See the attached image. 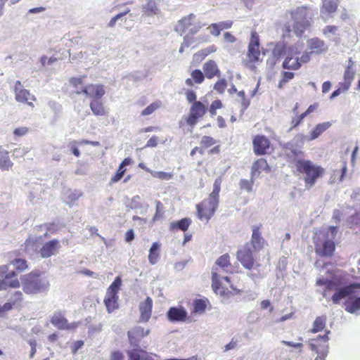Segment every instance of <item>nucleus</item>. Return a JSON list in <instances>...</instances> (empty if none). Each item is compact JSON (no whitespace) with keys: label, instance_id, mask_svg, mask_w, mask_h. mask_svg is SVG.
I'll list each match as a JSON object with an SVG mask.
<instances>
[{"label":"nucleus","instance_id":"f257e3e1","mask_svg":"<svg viewBox=\"0 0 360 360\" xmlns=\"http://www.w3.org/2000/svg\"><path fill=\"white\" fill-rule=\"evenodd\" d=\"M343 283L340 282L338 276H335L331 280L319 278L316 281V285H324L327 290H335L332 296L334 304H339L343 298L348 297L345 303V310L351 314H359L360 311V283H350L345 287H341Z\"/></svg>","mask_w":360,"mask_h":360},{"label":"nucleus","instance_id":"f03ea898","mask_svg":"<svg viewBox=\"0 0 360 360\" xmlns=\"http://www.w3.org/2000/svg\"><path fill=\"white\" fill-rule=\"evenodd\" d=\"M338 226L323 227L314 237L316 252L321 257H331L335 250Z\"/></svg>","mask_w":360,"mask_h":360},{"label":"nucleus","instance_id":"7ed1b4c3","mask_svg":"<svg viewBox=\"0 0 360 360\" xmlns=\"http://www.w3.org/2000/svg\"><path fill=\"white\" fill-rule=\"evenodd\" d=\"M290 14L294 23L292 27L289 23L285 24L283 28V35L290 36L292 31L297 37H300L309 27L310 21L308 19L309 8L305 6H298L286 12Z\"/></svg>","mask_w":360,"mask_h":360},{"label":"nucleus","instance_id":"20e7f679","mask_svg":"<svg viewBox=\"0 0 360 360\" xmlns=\"http://www.w3.org/2000/svg\"><path fill=\"white\" fill-rule=\"evenodd\" d=\"M220 189L221 179H217L213 185V191L209 197L196 205L198 217L202 221L207 223L217 210Z\"/></svg>","mask_w":360,"mask_h":360},{"label":"nucleus","instance_id":"39448f33","mask_svg":"<svg viewBox=\"0 0 360 360\" xmlns=\"http://www.w3.org/2000/svg\"><path fill=\"white\" fill-rule=\"evenodd\" d=\"M304 49V44L298 41L294 45L289 46L285 51V60L283 63V68L289 70H298L302 64L307 63L311 58V52H304L300 57V54Z\"/></svg>","mask_w":360,"mask_h":360},{"label":"nucleus","instance_id":"423d86ee","mask_svg":"<svg viewBox=\"0 0 360 360\" xmlns=\"http://www.w3.org/2000/svg\"><path fill=\"white\" fill-rule=\"evenodd\" d=\"M21 283L23 291L28 295L46 292L50 288L49 279L35 272L22 276Z\"/></svg>","mask_w":360,"mask_h":360},{"label":"nucleus","instance_id":"0eeeda50","mask_svg":"<svg viewBox=\"0 0 360 360\" xmlns=\"http://www.w3.org/2000/svg\"><path fill=\"white\" fill-rule=\"evenodd\" d=\"M297 170L304 175L305 185L308 188L313 186L316 180L322 176L325 169L321 166L314 164L309 160L296 159L293 160Z\"/></svg>","mask_w":360,"mask_h":360},{"label":"nucleus","instance_id":"6e6552de","mask_svg":"<svg viewBox=\"0 0 360 360\" xmlns=\"http://www.w3.org/2000/svg\"><path fill=\"white\" fill-rule=\"evenodd\" d=\"M217 271L218 274L214 278L213 266L212 270V288L217 295H219L223 300H227L231 297L240 293V290L235 288L233 285H230V288L232 290H229L224 284V281L228 283H230L229 278L225 276V274L232 273V271L221 269L220 268V270L218 269Z\"/></svg>","mask_w":360,"mask_h":360},{"label":"nucleus","instance_id":"1a4fd4ad","mask_svg":"<svg viewBox=\"0 0 360 360\" xmlns=\"http://www.w3.org/2000/svg\"><path fill=\"white\" fill-rule=\"evenodd\" d=\"M206 24L200 22L195 14L191 13L179 20L174 30L180 36L187 30L191 35H195Z\"/></svg>","mask_w":360,"mask_h":360},{"label":"nucleus","instance_id":"9d476101","mask_svg":"<svg viewBox=\"0 0 360 360\" xmlns=\"http://www.w3.org/2000/svg\"><path fill=\"white\" fill-rule=\"evenodd\" d=\"M309 137L303 134H298L295 135L293 139L284 144V148L288 151L287 155L293 160L296 159H302L304 156V152L302 148L304 145L305 141H307Z\"/></svg>","mask_w":360,"mask_h":360},{"label":"nucleus","instance_id":"9b49d317","mask_svg":"<svg viewBox=\"0 0 360 360\" xmlns=\"http://www.w3.org/2000/svg\"><path fill=\"white\" fill-rule=\"evenodd\" d=\"M121 285V279L117 277L112 283L107 290V292L104 299V303L107 311L109 313L112 312L118 308V290Z\"/></svg>","mask_w":360,"mask_h":360},{"label":"nucleus","instance_id":"f8f14e48","mask_svg":"<svg viewBox=\"0 0 360 360\" xmlns=\"http://www.w3.org/2000/svg\"><path fill=\"white\" fill-rule=\"evenodd\" d=\"M237 259L248 270L255 269L259 265L255 263L251 245L247 243L237 252Z\"/></svg>","mask_w":360,"mask_h":360},{"label":"nucleus","instance_id":"ddd939ff","mask_svg":"<svg viewBox=\"0 0 360 360\" xmlns=\"http://www.w3.org/2000/svg\"><path fill=\"white\" fill-rule=\"evenodd\" d=\"M330 333V331L328 330L323 335H319L316 338L309 340L308 343L311 349L316 352L317 354L328 355Z\"/></svg>","mask_w":360,"mask_h":360},{"label":"nucleus","instance_id":"4468645a","mask_svg":"<svg viewBox=\"0 0 360 360\" xmlns=\"http://www.w3.org/2000/svg\"><path fill=\"white\" fill-rule=\"evenodd\" d=\"M259 39L256 32H252L250 38L247 58L249 62L256 63L259 60Z\"/></svg>","mask_w":360,"mask_h":360},{"label":"nucleus","instance_id":"2eb2a0df","mask_svg":"<svg viewBox=\"0 0 360 360\" xmlns=\"http://www.w3.org/2000/svg\"><path fill=\"white\" fill-rule=\"evenodd\" d=\"M15 98L18 102L26 103L29 106L34 107L32 102L36 98L29 90L25 89L20 81H16L14 85Z\"/></svg>","mask_w":360,"mask_h":360},{"label":"nucleus","instance_id":"dca6fc26","mask_svg":"<svg viewBox=\"0 0 360 360\" xmlns=\"http://www.w3.org/2000/svg\"><path fill=\"white\" fill-rule=\"evenodd\" d=\"M51 323L60 330H75L78 327L79 323H68L67 319L60 312H56L51 319Z\"/></svg>","mask_w":360,"mask_h":360},{"label":"nucleus","instance_id":"f3484780","mask_svg":"<svg viewBox=\"0 0 360 360\" xmlns=\"http://www.w3.org/2000/svg\"><path fill=\"white\" fill-rule=\"evenodd\" d=\"M356 70L354 68V62L349 58L348 64L343 75V82L340 83V86L342 87V91H347L350 86L352 81L354 79Z\"/></svg>","mask_w":360,"mask_h":360},{"label":"nucleus","instance_id":"a211bd4d","mask_svg":"<svg viewBox=\"0 0 360 360\" xmlns=\"http://www.w3.org/2000/svg\"><path fill=\"white\" fill-rule=\"evenodd\" d=\"M339 4L338 0H323L320 8V16L321 19L326 22L333 14L336 11Z\"/></svg>","mask_w":360,"mask_h":360},{"label":"nucleus","instance_id":"6ab92c4d","mask_svg":"<svg viewBox=\"0 0 360 360\" xmlns=\"http://www.w3.org/2000/svg\"><path fill=\"white\" fill-rule=\"evenodd\" d=\"M60 248L59 240L54 239L46 242L38 251L42 258H49L53 255H56Z\"/></svg>","mask_w":360,"mask_h":360},{"label":"nucleus","instance_id":"aec40b11","mask_svg":"<svg viewBox=\"0 0 360 360\" xmlns=\"http://www.w3.org/2000/svg\"><path fill=\"white\" fill-rule=\"evenodd\" d=\"M77 94H84L89 97L100 98L105 94V90L102 84H89L86 86H82L81 91L77 90Z\"/></svg>","mask_w":360,"mask_h":360},{"label":"nucleus","instance_id":"412c9836","mask_svg":"<svg viewBox=\"0 0 360 360\" xmlns=\"http://www.w3.org/2000/svg\"><path fill=\"white\" fill-rule=\"evenodd\" d=\"M160 0H146L142 6L143 16L153 17L160 13Z\"/></svg>","mask_w":360,"mask_h":360},{"label":"nucleus","instance_id":"4be33fe9","mask_svg":"<svg viewBox=\"0 0 360 360\" xmlns=\"http://www.w3.org/2000/svg\"><path fill=\"white\" fill-rule=\"evenodd\" d=\"M269 141L264 136H257L253 140L254 151L257 155H264L269 148Z\"/></svg>","mask_w":360,"mask_h":360},{"label":"nucleus","instance_id":"5701e85b","mask_svg":"<svg viewBox=\"0 0 360 360\" xmlns=\"http://www.w3.org/2000/svg\"><path fill=\"white\" fill-rule=\"evenodd\" d=\"M167 316L171 322L185 321L187 317V311L182 307H173L168 310Z\"/></svg>","mask_w":360,"mask_h":360},{"label":"nucleus","instance_id":"b1692460","mask_svg":"<svg viewBox=\"0 0 360 360\" xmlns=\"http://www.w3.org/2000/svg\"><path fill=\"white\" fill-rule=\"evenodd\" d=\"M153 300L148 297L145 301L139 304L140 321L147 322L151 316Z\"/></svg>","mask_w":360,"mask_h":360},{"label":"nucleus","instance_id":"393cba45","mask_svg":"<svg viewBox=\"0 0 360 360\" xmlns=\"http://www.w3.org/2000/svg\"><path fill=\"white\" fill-rule=\"evenodd\" d=\"M205 77L212 79L214 77H220V71L215 61L210 60L202 67Z\"/></svg>","mask_w":360,"mask_h":360},{"label":"nucleus","instance_id":"a878e982","mask_svg":"<svg viewBox=\"0 0 360 360\" xmlns=\"http://www.w3.org/2000/svg\"><path fill=\"white\" fill-rule=\"evenodd\" d=\"M220 268L221 269L232 271V267L230 263V257L229 255H223L217 259L215 264L214 265V277L218 274L217 270H220Z\"/></svg>","mask_w":360,"mask_h":360},{"label":"nucleus","instance_id":"bb28decb","mask_svg":"<svg viewBox=\"0 0 360 360\" xmlns=\"http://www.w3.org/2000/svg\"><path fill=\"white\" fill-rule=\"evenodd\" d=\"M307 46L310 49L313 50V52L318 54L324 53L328 49L325 42L317 37L309 39L307 41Z\"/></svg>","mask_w":360,"mask_h":360},{"label":"nucleus","instance_id":"cd10ccee","mask_svg":"<svg viewBox=\"0 0 360 360\" xmlns=\"http://www.w3.org/2000/svg\"><path fill=\"white\" fill-rule=\"evenodd\" d=\"M262 171H269L267 162L261 158L257 160L252 167L251 179L257 178Z\"/></svg>","mask_w":360,"mask_h":360},{"label":"nucleus","instance_id":"c85d7f7f","mask_svg":"<svg viewBox=\"0 0 360 360\" xmlns=\"http://www.w3.org/2000/svg\"><path fill=\"white\" fill-rule=\"evenodd\" d=\"M331 123L330 122H325L318 124L311 131L307 141H312L321 136L324 131H326L330 127Z\"/></svg>","mask_w":360,"mask_h":360},{"label":"nucleus","instance_id":"c756f323","mask_svg":"<svg viewBox=\"0 0 360 360\" xmlns=\"http://www.w3.org/2000/svg\"><path fill=\"white\" fill-rule=\"evenodd\" d=\"M161 245L158 242L152 244L148 254V262L151 265L157 264L160 259V252Z\"/></svg>","mask_w":360,"mask_h":360},{"label":"nucleus","instance_id":"7c9ffc66","mask_svg":"<svg viewBox=\"0 0 360 360\" xmlns=\"http://www.w3.org/2000/svg\"><path fill=\"white\" fill-rule=\"evenodd\" d=\"M13 165L8 151L0 149V169L1 171H8L12 168Z\"/></svg>","mask_w":360,"mask_h":360},{"label":"nucleus","instance_id":"2f4dec72","mask_svg":"<svg viewBox=\"0 0 360 360\" xmlns=\"http://www.w3.org/2000/svg\"><path fill=\"white\" fill-rule=\"evenodd\" d=\"M207 300L197 299L193 302L191 313L195 314L201 315L204 314L206 310L207 304Z\"/></svg>","mask_w":360,"mask_h":360},{"label":"nucleus","instance_id":"473e14b6","mask_svg":"<svg viewBox=\"0 0 360 360\" xmlns=\"http://www.w3.org/2000/svg\"><path fill=\"white\" fill-rule=\"evenodd\" d=\"M191 224L190 218H184L179 221H172L169 224V229L171 231L179 229L186 231Z\"/></svg>","mask_w":360,"mask_h":360},{"label":"nucleus","instance_id":"72a5a7b5","mask_svg":"<svg viewBox=\"0 0 360 360\" xmlns=\"http://www.w3.org/2000/svg\"><path fill=\"white\" fill-rule=\"evenodd\" d=\"M150 330H147L146 331H144L143 328L141 327H135L131 330L128 332V336L131 341V342H133L134 339H141L143 338L144 336H146L149 334Z\"/></svg>","mask_w":360,"mask_h":360},{"label":"nucleus","instance_id":"f704fd0d","mask_svg":"<svg viewBox=\"0 0 360 360\" xmlns=\"http://www.w3.org/2000/svg\"><path fill=\"white\" fill-rule=\"evenodd\" d=\"M82 195V192L79 190H68L65 194V200L69 205H72Z\"/></svg>","mask_w":360,"mask_h":360},{"label":"nucleus","instance_id":"c9c22d12","mask_svg":"<svg viewBox=\"0 0 360 360\" xmlns=\"http://www.w3.org/2000/svg\"><path fill=\"white\" fill-rule=\"evenodd\" d=\"M39 239L37 238H28L25 243V250L30 255L37 252Z\"/></svg>","mask_w":360,"mask_h":360},{"label":"nucleus","instance_id":"e433bc0d","mask_svg":"<svg viewBox=\"0 0 360 360\" xmlns=\"http://www.w3.org/2000/svg\"><path fill=\"white\" fill-rule=\"evenodd\" d=\"M326 324V316H321L316 318L315 321L313 322L312 328L309 330V332L312 333H316L319 331L323 330Z\"/></svg>","mask_w":360,"mask_h":360},{"label":"nucleus","instance_id":"4c0bfd02","mask_svg":"<svg viewBox=\"0 0 360 360\" xmlns=\"http://www.w3.org/2000/svg\"><path fill=\"white\" fill-rule=\"evenodd\" d=\"M263 243L264 240L261 236L259 228H254L252 230L251 246L252 245L255 249H259L262 247Z\"/></svg>","mask_w":360,"mask_h":360},{"label":"nucleus","instance_id":"58836bf2","mask_svg":"<svg viewBox=\"0 0 360 360\" xmlns=\"http://www.w3.org/2000/svg\"><path fill=\"white\" fill-rule=\"evenodd\" d=\"M206 112V107L200 101H195L190 110V113L198 117H201Z\"/></svg>","mask_w":360,"mask_h":360},{"label":"nucleus","instance_id":"ea45409f","mask_svg":"<svg viewBox=\"0 0 360 360\" xmlns=\"http://www.w3.org/2000/svg\"><path fill=\"white\" fill-rule=\"evenodd\" d=\"M90 108L95 115L102 116L105 113L103 104L98 100H93L90 103Z\"/></svg>","mask_w":360,"mask_h":360},{"label":"nucleus","instance_id":"a19ab883","mask_svg":"<svg viewBox=\"0 0 360 360\" xmlns=\"http://www.w3.org/2000/svg\"><path fill=\"white\" fill-rule=\"evenodd\" d=\"M162 105V102L160 101H156L148 106H147L145 109H143L141 113L142 116H147L152 114L154 111L159 109Z\"/></svg>","mask_w":360,"mask_h":360},{"label":"nucleus","instance_id":"79ce46f5","mask_svg":"<svg viewBox=\"0 0 360 360\" xmlns=\"http://www.w3.org/2000/svg\"><path fill=\"white\" fill-rule=\"evenodd\" d=\"M10 265H12L18 271H22L28 267L27 261L22 259H15L11 261Z\"/></svg>","mask_w":360,"mask_h":360},{"label":"nucleus","instance_id":"37998d69","mask_svg":"<svg viewBox=\"0 0 360 360\" xmlns=\"http://www.w3.org/2000/svg\"><path fill=\"white\" fill-rule=\"evenodd\" d=\"M287 47H284L281 44H277L273 50V63H275L283 54L285 55V51Z\"/></svg>","mask_w":360,"mask_h":360},{"label":"nucleus","instance_id":"c03bdc74","mask_svg":"<svg viewBox=\"0 0 360 360\" xmlns=\"http://www.w3.org/2000/svg\"><path fill=\"white\" fill-rule=\"evenodd\" d=\"M20 283L18 279L13 280L11 281H1L0 282V290H6L8 288H19Z\"/></svg>","mask_w":360,"mask_h":360},{"label":"nucleus","instance_id":"a18cd8bd","mask_svg":"<svg viewBox=\"0 0 360 360\" xmlns=\"http://www.w3.org/2000/svg\"><path fill=\"white\" fill-rule=\"evenodd\" d=\"M132 210H141L143 208V203L139 195L134 196L127 205Z\"/></svg>","mask_w":360,"mask_h":360},{"label":"nucleus","instance_id":"49530a36","mask_svg":"<svg viewBox=\"0 0 360 360\" xmlns=\"http://www.w3.org/2000/svg\"><path fill=\"white\" fill-rule=\"evenodd\" d=\"M349 212L348 213L350 214V216L348 219V221L350 224H357V222L360 220V207L357 210L355 209L353 210L352 208H349Z\"/></svg>","mask_w":360,"mask_h":360},{"label":"nucleus","instance_id":"de8ad7c7","mask_svg":"<svg viewBox=\"0 0 360 360\" xmlns=\"http://www.w3.org/2000/svg\"><path fill=\"white\" fill-rule=\"evenodd\" d=\"M150 174L153 177L161 180H169L173 177V173L172 172L153 171L150 172Z\"/></svg>","mask_w":360,"mask_h":360},{"label":"nucleus","instance_id":"09e8293b","mask_svg":"<svg viewBox=\"0 0 360 360\" xmlns=\"http://www.w3.org/2000/svg\"><path fill=\"white\" fill-rule=\"evenodd\" d=\"M129 12V9L125 10L124 11L117 14L114 16L109 22V27H114L117 21H123L124 17Z\"/></svg>","mask_w":360,"mask_h":360},{"label":"nucleus","instance_id":"8fccbe9b","mask_svg":"<svg viewBox=\"0 0 360 360\" xmlns=\"http://www.w3.org/2000/svg\"><path fill=\"white\" fill-rule=\"evenodd\" d=\"M84 77H72L70 79V84L76 89L75 93L77 94V90L81 91L82 86H85L83 84V79Z\"/></svg>","mask_w":360,"mask_h":360},{"label":"nucleus","instance_id":"3c124183","mask_svg":"<svg viewBox=\"0 0 360 360\" xmlns=\"http://www.w3.org/2000/svg\"><path fill=\"white\" fill-rule=\"evenodd\" d=\"M8 268L7 265L0 266V278L4 277L6 279L11 278L15 276V273L13 271L8 272Z\"/></svg>","mask_w":360,"mask_h":360},{"label":"nucleus","instance_id":"603ef678","mask_svg":"<svg viewBox=\"0 0 360 360\" xmlns=\"http://www.w3.org/2000/svg\"><path fill=\"white\" fill-rule=\"evenodd\" d=\"M227 87V82L225 79H221L214 85V89L219 94H223Z\"/></svg>","mask_w":360,"mask_h":360},{"label":"nucleus","instance_id":"864d4df0","mask_svg":"<svg viewBox=\"0 0 360 360\" xmlns=\"http://www.w3.org/2000/svg\"><path fill=\"white\" fill-rule=\"evenodd\" d=\"M192 79L197 84H201L204 81V75L200 70H195L191 73Z\"/></svg>","mask_w":360,"mask_h":360},{"label":"nucleus","instance_id":"5fc2aeb1","mask_svg":"<svg viewBox=\"0 0 360 360\" xmlns=\"http://www.w3.org/2000/svg\"><path fill=\"white\" fill-rule=\"evenodd\" d=\"M338 27L335 25H327L326 26L323 30L322 33L325 36H328L330 34L332 35H336L338 32Z\"/></svg>","mask_w":360,"mask_h":360},{"label":"nucleus","instance_id":"6e6d98bb","mask_svg":"<svg viewBox=\"0 0 360 360\" xmlns=\"http://www.w3.org/2000/svg\"><path fill=\"white\" fill-rule=\"evenodd\" d=\"M143 350L133 349L128 352L129 360H142Z\"/></svg>","mask_w":360,"mask_h":360},{"label":"nucleus","instance_id":"4d7b16f0","mask_svg":"<svg viewBox=\"0 0 360 360\" xmlns=\"http://www.w3.org/2000/svg\"><path fill=\"white\" fill-rule=\"evenodd\" d=\"M125 171L126 170L124 168L120 166L117 171V173L111 178L110 182V184H115V183L119 181L122 178Z\"/></svg>","mask_w":360,"mask_h":360},{"label":"nucleus","instance_id":"13d9d810","mask_svg":"<svg viewBox=\"0 0 360 360\" xmlns=\"http://www.w3.org/2000/svg\"><path fill=\"white\" fill-rule=\"evenodd\" d=\"M238 96L240 98V102L242 103L243 110H246L250 105V100L245 97L244 91H240L238 93Z\"/></svg>","mask_w":360,"mask_h":360},{"label":"nucleus","instance_id":"bf43d9fd","mask_svg":"<svg viewBox=\"0 0 360 360\" xmlns=\"http://www.w3.org/2000/svg\"><path fill=\"white\" fill-rule=\"evenodd\" d=\"M253 179H252L250 181L246 179H241L240 181V186L241 189H244L248 192H250L252 190L253 185Z\"/></svg>","mask_w":360,"mask_h":360},{"label":"nucleus","instance_id":"052dcab7","mask_svg":"<svg viewBox=\"0 0 360 360\" xmlns=\"http://www.w3.org/2000/svg\"><path fill=\"white\" fill-rule=\"evenodd\" d=\"M216 143V141L211 136H204L201 139L200 144L205 148L210 147Z\"/></svg>","mask_w":360,"mask_h":360},{"label":"nucleus","instance_id":"680f3d73","mask_svg":"<svg viewBox=\"0 0 360 360\" xmlns=\"http://www.w3.org/2000/svg\"><path fill=\"white\" fill-rule=\"evenodd\" d=\"M294 77V73L290 72H284L283 73V78L279 82L278 86L281 88L283 84L287 83L288 81Z\"/></svg>","mask_w":360,"mask_h":360},{"label":"nucleus","instance_id":"e2e57ef3","mask_svg":"<svg viewBox=\"0 0 360 360\" xmlns=\"http://www.w3.org/2000/svg\"><path fill=\"white\" fill-rule=\"evenodd\" d=\"M222 107V103L219 100H215L212 102L210 108V112L212 115H216V110Z\"/></svg>","mask_w":360,"mask_h":360},{"label":"nucleus","instance_id":"0e129e2a","mask_svg":"<svg viewBox=\"0 0 360 360\" xmlns=\"http://www.w3.org/2000/svg\"><path fill=\"white\" fill-rule=\"evenodd\" d=\"M207 30H210V32L211 34L214 36H219L220 34V30L219 28V26L217 25V23H212L208 27Z\"/></svg>","mask_w":360,"mask_h":360},{"label":"nucleus","instance_id":"69168bd1","mask_svg":"<svg viewBox=\"0 0 360 360\" xmlns=\"http://www.w3.org/2000/svg\"><path fill=\"white\" fill-rule=\"evenodd\" d=\"M217 25L219 26L220 31H221L223 30L231 28L232 27L233 22L231 20L221 21L217 23Z\"/></svg>","mask_w":360,"mask_h":360},{"label":"nucleus","instance_id":"338daca9","mask_svg":"<svg viewBox=\"0 0 360 360\" xmlns=\"http://www.w3.org/2000/svg\"><path fill=\"white\" fill-rule=\"evenodd\" d=\"M193 36L194 35H191L188 32L184 37L183 46H185L186 47H188L189 46H191L193 43V41H194Z\"/></svg>","mask_w":360,"mask_h":360},{"label":"nucleus","instance_id":"774afa93","mask_svg":"<svg viewBox=\"0 0 360 360\" xmlns=\"http://www.w3.org/2000/svg\"><path fill=\"white\" fill-rule=\"evenodd\" d=\"M307 116V113H302L300 115L297 116L296 117L292 118V127H296L300 124V123L302 121V120Z\"/></svg>","mask_w":360,"mask_h":360}]
</instances>
